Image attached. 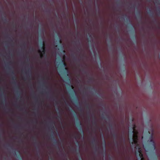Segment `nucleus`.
I'll use <instances>...</instances> for the list:
<instances>
[{"label": "nucleus", "mask_w": 160, "mask_h": 160, "mask_svg": "<svg viewBox=\"0 0 160 160\" xmlns=\"http://www.w3.org/2000/svg\"><path fill=\"white\" fill-rule=\"evenodd\" d=\"M17 94H18V95L17 97V99H18L19 98L21 97V94H20V92L18 91H17Z\"/></svg>", "instance_id": "nucleus-17"}, {"label": "nucleus", "mask_w": 160, "mask_h": 160, "mask_svg": "<svg viewBox=\"0 0 160 160\" xmlns=\"http://www.w3.org/2000/svg\"><path fill=\"white\" fill-rule=\"evenodd\" d=\"M82 123L81 122L78 121L77 123V126L78 127V129L82 133V136L84 137V133L82 127L81 126Z\"/></svg>", "instance_id": "nucleus-5"}, {"label": "nucleus", "mask_w": 160, "mask_h": 160, "mask_svg": "<svg viewBox=\"0 0 160 160\" xmlns=\"http://www.w3.org/2000/svg\"><path fill=\"white\" fill-rule=\"evenodd\" d=\"M3 19L4 21H5V22H7V18H6V16H5L3 18Z\"/></svg>", "instance_id": "nucleus-28"}, {"label": "nucleus", "mask_w": 160, "mask_h": 160, "mask_svg": "<svg viewBox=\"0 0 160 160\" xmlns=\"http://www.w3.org/2000/svg\"><path fill=\"white\" fill-rule=\"evenodd\" d=\"M78 49L79 51H80V48H78Z\"/></svg>", "instance_id": "nucleus-42"}, {"label": "nucleus", "mask_w": 160, "mask_h": 160, "mask_svg": "<svg viewBox=\"0 0 160 160\" xmlns=\"http://www.w3.org/2000/svg\"><path fill=\"white\" fill-rule=\"evenodd\" d=\"M71 111H72V112L73 113L74 115L75 116V117L76 118V119L78 120V118L77 116H76V112L74 110H73L72 109H71Z\"/></svg>", "instance_id": "nucleus-13"}, {"label": "nucleus", "mask_w": 160, "mask_h": 160, "mask_svg": "<svg viewBox=\"0 0 160 160\" xmlns=\"http://www.w3.org/2000/svg\"><path fill=\"white\" fill-rule=\"evenodd\" d=\"M148 13L151 16H153V12L150 9H149L148 12Z\"/></svg>", "instance_id": "nucleus-16"}, {"label": "nucleus", "mask_w": 160, "mask_h": 160, "mask_svg": "<svg viewBox=\"0 0 160 160\" xmlns=\"http://www.w3.org/2000/svg\"><path fill=\"white\" fill-rule=\"evenodd\" d=\"M38 148L39 149V147H38Z\"/></svg>", "instance_id": "nucleus-45"}, {"label": "nucleus", "mask_w": 160, "mask_h": 160, "mask_svg": "<svg viewBox=\"0 0 160 160\" xmlns=\"http://www.w3.org/2000/svg\"><path fill=\"white\" fill-rule=\"evenodd\" d=\"M109 127L111 129H113V126L112 124H110L109 125Z\"/></svg>", "instance_id": "nucleus-26"}, {"label": "nucleus", "mask_w": 160, "mask_h": 160, "mask_svg": "<svg viewBox=\"0 0 160 160\" xmlns=\"http://www.w3.org/2000/svg\"><path fill=\"white\" fill-rule=\"evenodd\" d=\"M91 89H92H92H93V90H94V89L93 88H91Z\"/></svg>", "instance_id": "nucleus-43"}, {"label": "nucleus", "mask_w": 160, "mask_h": 160, "mask_svg": "<svg viewBox=\"0 0 160 160\" xmlns=\"http://www.w3.org/2000/svg\"><path fill=\"white\" fill-rule=\"evenodd\" d=\"M72 92H73V94H74V93L75 92V91H74L73 90H72Z\"/></svg>", "instance_id": "nucleus-33"}, {"label": "nucleus", "mask_w": 160, "mask_h": 160, "mask_svg": "<svg viewBox=\"0 0 160 160\" xmlns=\"http://www.w3.org/2000/svg\"><path fill=\"white\" fill-rule=\"evenodd\" d=\"M45 52H46V50H42V52H41V51L40 50H38V52L39 53H41V54L40 55V57L41 58H42L43 57V55H45Z\"/></svg>", "instance_id": "nucleus-7"}, {"label": "nucleus", "mask_w": 160, "mask_h": 160, "mask_svg": "<svg viewBox=\"0 0 160 160\" xmlns=\"http://www.w3.org/2000/svg\"><path fill=\"white\" fill-rule=\"evenodd\" d=\"M102 118H103V119H107V120H109H109H110V117H108L107 118H105V117H104V116H102Z\"/></svg>", "instance_id": "nucleus-24"}, {"label": "nucleus", "mask_w": 160, "mask_h": 160, "mask_svg": "<svg viewBox=\"0 0 160 160\" xmlns=\"http://www.w3.org/2000/svg\"><path fill=\"white\" fill-rule=\"evenodd\" d=\"M50 98L52 99H53V97H51Z\"/></svg>", "instance_id": "nucleus-40"}, {"label": "nucleus", "mask_w": 160, "mask_h": 160, "mask_svg": "<svg viewBox=\"0 0 160 160\" xmlns=\"http://www.w3.org/2000/svg\"><path fill=\"white\" fill-rule=\"evenodd\" d=\"M96 141L95 139L94 138H93V139L92 140V144L93 145H94L96 144Z\"/></svg>", "instance_id": "nucleus-14"}, {"label": "nucleus", "mask_w": 160, "mask_h": 160, "mask_svg": "<svg viewBox=\"0 0 160 160\" xmlns=\"http://www.w3.org/2000/svg\"><path fill=\"white\" fill-rule=\"evenodd\" d=\"M86 107L87 109L89 111L90 110V106L89 103H87V105L86 106Z\"/></svg>", "instance_id": "nucleus-21"}, {"label": "nucleus", "mask_w": 160, "mask_h": 160, "mask_svg": "<svg viewBox=\"0 0 160 160\" xmlns=\"http://www.w3.org/2000/svg\"><path fill=\"white\" fill-rule=\"evenodd\" d=\"M143 147L146 151H148L149 150V149L148 148H147L146 146H143Z\"/></svg>", "instance_id": "nucleus-25"}, {"label": "nucleus", "mask_w": 160, "mask_h": 160, "mask_svg": "<svg viewBox=\"0 0 160 160\" xmlns=\"http://www.w3.org/2000/svg\"><path fill=\"white\" fill-rule=\"evenodd\" d=\"M112 136H113V138H114L115 139V140L117 139L118 136H117V135L116 133L114 132L112 134Z\"/></svg>", "instance_id": "nucleus-15"}, {"label": "nucleus", "mask_w": 160, "mask_h": 160, "mask_svg": "<svg viewBox=\"0 0 160 160\" xmlns=\"http://www.w3.org/2000/svg\"><path fill=\"white\" fill-rule=\"evenodd\" d=\"M92 78H91H91H89V80H92Z\"/></svg>", "instance_id": "nucleus-37"}, {"label": "nucleus", "mask_w": 160, "mask_h": 160, "mask_svg": "<svg viewBox=\"0 0 160 160\" xmlns=\"http://www.w3.org/2000/svg\"><path fill=\"white\" fill-rule=\"evenodd\" d=\"M88 88H89V89L91 88L90 87H88Z\"/></svg>", "instance_id": "nucleus-44"}, {"label": "nucleus", "mask_w": 160, "mask_h": 160, "mask_svg": "<svg viewBox=\"0 0 160 160\" xmlns=\"http://www.w3.org/2000/svg\"><path fill=\"white\" fill-rule=\"evenodd\" d=\"M77 143L78 144V146H79V143L78 142V141H77Z\"/></svg>", "instance_id": "nucleus-36"}, {"label": "nucleus", "mask_w": 160, "mask_h": 160, "mask_svg": "<svg viewBox=\"0 0 160 160\" xmlns=\"http://www.w3.org/2000/svg\"><path fill=\"white\" fill-rule=\"evenodd\" d=\"M75 103L77 105H79V102L78 101V99L77 98H76V100H75Z\"/></svg>", "instance_id": "nucleus-20"}, {"label": "nucleus", "mask_w": 160, "mask_h": 160, "mask_svg": "<svg viewBox=\"0 0 160 160\" xmlns=\"http://www.w3.org/2000/svg\"><path fill=\"white\" fill-rule=\"evenodd\" d=\"M52 132V133L53 134V132Z\"/></svg>", "instance_id": "nucleus-51"}, {"label": "nucleus", "mask_w": 160, "mask_h": 160, "mask_svg": "<svg viewBox=\"0 0 160 160\" xmlns=\"http://www.w3.org/2000/svg\"><path fill=\"white\" fill-rule=\"evenodd\" d=\"M18 88H19V87L18 86Z\"/></svg>", "instance_id": "nucleus-50"}, {"label": "nucleus", "mask_w": 160, "mask_h": 160, "mask_svg": "<svg viewBox=\"0 0 160 160\" xmlns=\"http://www.w3.org/2000/svg\"><path fill=\"white\" fill-rule=\"evenodd\" d=\"M61 63L62 64V67H66L67 66V64L64 62V59H63V60H62Z\"/></svg>", "instance_id": "nucleus-11"}, {"label": "nucleus", "mask_w": 160, "mask_h": 160, "mask_svg": "<svg viewBox=\"0 0 160 160\" xmlns=\"http://www.w3.org/2000/svg\"><path fill=\"white\" fill-rule=\"evenodd\" d=\"M93 122H92L93 125L95 127H96L97 126V122L95 121L96 120V118L94 116L93 117Z\"/></svg>", "instance_id": "nucleus-10"}, {"label": "nucleus", "mask_w": 160, "mask_h": 160, "mask_svg": "<svg viewBox=\"0 0 160 160\" xmlns=\"http://www.w3.org/2000/svg\"><path fill=\"white\" fill-rule=\"evenodd\" d=\"M138 12V17L141 19L142 18V17L140 15V12Z\"/></svg>", "instance_id": "nucleus-27"}, {"label": "nucleus", "mask_w": 160, "mask_h": 160, "mask_svg": "<svg viewBox=\"0 0 160 160\" xmlns=\"http://www.w3.org/2000/svg\"><path fill=\"white\" fill-rule=\"evenodd\" d=\"M8 109L9 111H10V110L9 109Z\"/></svg>", "instance_id": "nucleus-48"}, {"label": "nucleus", "mask_w": 160, "mask_h": 160, "mask_svg": "<svg viewBox=\"0 0 160 160\" xmlns=\"http://www.w3.org/2000/svg\"><path fill=\"white\" fill-rule=\"evenodd\" d=\"M78 109L80 111H82V108H81L80 107H78Z\"/></svg>", "instance_id": "nucleus-29"}, {"label": "nucleus", "mask_w": 160, "mask_h": 160, "mask_svg": "<svg viewBox=\"0 0 160 160\" xmlns=\"http://www.w3.org/2000/svg\"><path fill=\"white\" fill-rule=\"evenodd\" d=\"M158 13H159V15L160 16V9L159 8L158 9Z\"/></svg>", "instance_id": "nucleus-31"}, {"label": "nucleus", "mask_w": 160, "mask_h": 160, "mask_svg": "<svg viewBox=\"0 0 160 160\" xmlns=\"http://www.w3.org/2000/svg\"><path fill=\"white\" fill-rule=\"evenodd\" d=\"M115 144L117 146V147H118V142L117 140V139L115 140Z\"/></svg>", "instance_id": "nucleus-23"}, {"label": "nucleus", "mask_w": 160, "mask_h": 160, "mask_svg": "<svg viewBox=\"0 0 160 160\" xmlns=\"http://www.w3.org/2000/svg\"><path fill=\"white\" fill-rule=\"evenodd\" d=\"M7 68L8 70L11 71V76H12V79L13 80L12 83L14 85L16 84V78L15 75V73L13 70H11V68L9 66H7Z\"/></svg>", "instance_id": "nucleus-2"}, {"label": "nucleus", "mask_w": 160, "mask_h": 160, "mask_svg": "<svg viewBox=\"0 0 160 160\" xmlns=\"http://www.w3.org/2000/svg\"><path fill=\"white\" fill-rule=\"evenodd\" d=\"M78 153H79V148H78Z\"/></svg>", "instance_id": "nucleus-35"}, {"label": "nucleus", "mask_w": 160, "mask_h": 160, "mask_svg": "<svg viewBox=\"0 0 160 160\" xmlns=\"http://www.w3.org/2000/svg\"><path fill=\"white\" fill-rule=\"evenodd\" d=\"M51 139L52 140H54V143L55 144H58V142L56 140L53 134L51 135Z\"/></svg>", "instance_id": "nucleus-8"}, {"label": "nucleus", "mask_w": 160, "mask_h": 160, "mask_svg": "<svg viewBox=\"0 0 160 160\" xmlns=\"http://www.w3.org/2000/svg\"><path fill=\"white\" fill-rule=\"evenodd\" d=\"M23 45L25 46V44L24 43V44H23Z\"/></svg>", "instance_id": "nucleus-49"}, {"label": "nucleus", "mask_w": 160, "mask_h": 160, "mask_svg": "<svg viewBox=\"0 0 160 160\" xmlns=\"http://www.w3.org/2000/svg\"><path fill=\"white\" fill-rule=\"evenodd\" d=\"M74 138H75L76 139H77V138H76V136H75V137H74Z\"/></svg>", "instance_id": "nucleus-39"}, {"label": "nucleus", "mask_w": 160, "mask_h": 160, "mask_svg": "<svg viewBox=\"0 0 160 160\" xmlns=\"http://www.w3.org/2000/svg\"><path fill=\"white\" fill-rule=\"evenodd\" d=\"M132 144H134L136 145L135 148V153L140 155H142V151H141L140 147L139 144L138 143V140L135 139H132Z\"/></svg>", "instance_id": "nucleus-1"}, {"label": "nucleus", "mask_w": 160, "mask_h": 160, "mask_svg": "<svg viewBox=\"0 0 160 160\" xmlns=\"http://www.w3.org/2000/svg\"><path fill=\"white\" fill-rule=\"evenodd\" d=\"M17 157L19 160H22V158L21 157V156L19 154H18L17 156Z\"/></svg>", "instance_id": "nucleus-22"}, {"label": "nucleus", "mask_w": 160, "mask_h": 160, "mask_svg": "<svg viewBox=\"0 0 160 160\" xmlns=\"http://www.w3.org/2000/svg\"><path fill=\"white\" fill-rule=\"evenodd\" d=\"M26 74L27 75H28L29 78L31 76V73L30 69H28V70L26 72Z\"/></svg>", "instance_id": "nucleus-9"}, {"label": "nucleus", "mask_w": 160, "mask_h": 160, "mask_svg": "<svg viewBox=\"0 0 160 160\" xmlns=\"http://www.w3.org/2000/svg\"><path fill=\"white\" fill-rule=\"evenodd\" d=\"M41 49L42 50H43L45 49V43L44 42H42V47L41 48Z\"/></svg>", "instance_id": "nucleus-12"}, {"label": "nucleus", "mask_w": 160, "mask_h": 160, "mask_svg": "<svg viewBox=\"0 0 160 160\" xmlns=\"http://www.w3.org/2000/svg\"><path fill=\"white\" fill-rule=\"evenodd\" d=\"M65 156H66V154H65Z\"/></svg>", "instance_id": "nucleus-52"}, {"label": "nucleus", "mask_w": 160, "mask_h": 160, "mask_svg": "<svg viewBox=\"0 0 160 160\" xmlns=\"http://www.w3.org/2000/svg\"><path fill=\"white\" fill-rule=\"evenodd\" d=\"M63 52H65V51H64V50H63Z\"/></svg>", "instance_id": "nucleus-46"}, {"label": "nucleus", "mask_w": 160, "mask_h": 160, "mask_svg": "<svg viewBox=\"0 0 160 160\" xmlns=\"http://www.w3.org/2000/svg\"><path fill=\"white\" fill-rule=\"evenodd\" d=\"M19 108V107H18V108Z\"/></svg>", "instance_id": "nucleus-47"}, {"label": "nucleus", "mask_w": 160, "mask_h": 160, "mask_svg": "<svg viewBox=\"0 0 160 160\" xmlns=\"http://www.w3.org/2000/svg\"><path fill=\"white\" fill-rule=\"evenodd\" d=\"M64 69L65 70L64 72V73L66 75V78L65 79L66 81L68 82L69 83L68 84L70 86V78L68 77L69 75L68 72V68L66 67H65Z\"/></svg>", "instance_id": "nucleus-4"}, {"label": "nucleus", "mask_w": 160, "mask_h": 160, "mask_svg": "<svg viewBox=\"0 0 160 160\" xmlns=\"http://www.w3.org/2000/svg\"><path fill=\"white\" fill-rule=\"evenodd\" d=\"M60 119H61V115H59V116L58 117Z\"/></svg>", "instance_id": "nucleus-32"}, {"label": "nucleus", "mask_w": 160, "mask_h": 160, "mask_svg": "<svg viewBox=\"0 0 160 160\" xmlns=\"http://www.w3.org/2000/svg\"><path fill=\"white\" fill-rule=\"evenodd\" d=\"M135 125H133L132 127V134L133 138L132 139H135L138 140V132L135 130Z\"/></svg>", "instance_id": "nucleus-3"}, {"label": "nucleus", "mask_w": 160, "mask_h": 160, "mask_svg": "<svg viewBox=\"0 0 160 160\" xmlns=\"http://www.w3.org/2000/svg\"><path fill=\"white\" fill-rule=\"evenodd\" d=\"M32 139L34 140H35V144L37 143V138L35 137H33Z\"/></svg>", "instance_id": "nucleus-19"}, {"label": "nucleus", "mask_w": 160, "mask_h": 160, "mask_svg": "<svg viewBox=\"0 0 160 160\" xmlns=\"http://www.w3.org/2000/svg\"><path fill=\"white\" fill-rule=\"evenodd\" d=\"M55 102H56V103H58V102H57V101L55 100Z\"/></svg>", "instance_id": "nucleus-38"}, {"label": "nucleus", "mask_w": 160, "mask_h": 160, "mask_svg": "<svg viewBox=\"0 0 160 160\" xmlns=\"http://www.w3.org/2000/svg\"><path fill=\"white\" fill-rule=\"evenodd\" d=\"M35 122H36V123H37V120H36Z\"/></svg>", "instance_id": "nucleus-41"}, {"label": "nucleus", "mask_w": 160, "mask_h": 160, "mask_svg": "<svg viewBox=\"0 0 160 160\" xmlns=\"http://www.w3.org/2000/svg\"><path fill=\"white\" fill-rule=\"evenodd\" d=\"M104 146H106V143H105V140L104 141Z\"/></svg>", "instance_id": "nucleus-34"}, {"label": "nucleus", "mask_w": 160, "mask_h": 160, "mask_svg": "<svg viewBox=\"0 0 160 160\" xmlns=\"http://www.w3.org/2000/svg\"><path fill=\"white\" fill-rule=\"evenodd\" d=\"M151 138L150 140V142H151V144L152 145V146L151 147V148L152 149L154 150L155 149V145L154 141L152 139V137H151Z\"/></svg>", "instance_id": "nucleus-6"}, {"label": "nucleus", "mask_w": 160, "mask_h": 160, "mask_svg": "<svg viewBox=\"0 0 160 160\" xmlns=\"http://www.w3.org/2000/svg\"><path fill=\"white\" fill-rule=\"evenodd\" d=\"M136 155H138V156H139L140 158H141V160H144V158H143V155L142 154V155L141 156V155H140L139 154H136Z\"/></svg>", "instance_id": "nucleus-18"}, {"label": "nucleus", "mask_w": 160, "mask_h": 160, "mask_svg": "<svg viewBox=\"0 0 160 160\" xmlns=\"http://www.w3.org/2000/svg\"><path fill=\"white\" fill-rule=\"evenodd\" d=\"M58 39V41H59V42L60 43H62V42L60 38H59Z\"/></svg>", "instance_id": "nucleus-30"}]
</instances>
